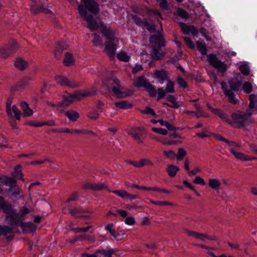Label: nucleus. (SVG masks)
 <instances>
[{
	"mask_svg": "<svg viewBox=\"0 0 257 257\" xmlns=\"http://www.w3.org/2000/svg\"><path fill=\"white\" fill-rule=\"evenodd\" d=\"M82 2L83 4L78 7L79 14L86 21L89 29L95 31L98 28V25L91 15H87V10L95 15H97L99 13V5L95 0H82Z\"/></svg>",
	"mask_w": 257,
	"mask_h": 257,
	"instance_id": "f257e3e1",
	"label": "nucleus"
},
{
	"mask_svg": "<svg viewBox=\"0 0 257 257\" xmlns=\"http://www.w3.org/2000/svg\"><path fill=\"white\" fill-rule=\"evenodd\" d=\"M150 42L153 45L151 55L155 60H159L164 54L161 47L165 46L163 37L160 33L152 35L150 38Z\"/></svg>",
	"mask_w": 257,
	"mask_h": 257,
	"instance_id": "f03ea898",
	"label": "nucleus"
},
{
	"mask_svg": "<svg viewBox=\"0 0 257 257\" xmlns=\"http://www.w3.org/2000/svg\"><path fill=\"white\" fill-rule=\"evenodd\" d=\"M254 110L246 109L245 112L238 111L231 115L232 124H235L237 126H244L251 122L250 116L253 113Z\"/></svg>",
	"mask_w": 257,
	"mask_h": 257,
	"instance_id": "7ed1b4c3",
	"label": "nucleus"
},
{
	"mask_svg": "<svg viewBox=\"0 0 257 257\" xmlns=\"http://www.w3.org/2000/svg\"><path fill=\"white\" fill-rule=\"evenodd\" d=\"M7 217V220L10 222L11 225L17 226L21 223L24 217L30 212V210L26 207L23 206L20 208L18 213L12 207V211Z\"/></svg>",
	"mask_w": 257,
	"mask_h": 257,
	"instance_id": "20e7f679",
	"label": "nucleus"
},
{
	"mask_svg": "<svg viewBox=\"0 0 257 257\" xmlns=\"http://www.w3.org/2000/svg\"><path fill=\"white\" fill-rule=\"evenodd\" d=\"M92 95V93L88 90H81L76 91L72 94H69L68 95H64L62 97L63 103L65 106H69L75 100H81L83 97H87Z\"/></svg>",
	"mask_w": 257,
	"mask_h": 257,
	"instance_id": "39448f33",
	"label": "nucleus"
},
{
	"mask_svg": "<svg viewBox=\"0 0 257 257\" xmlns=\"http://www.w3.org/2000/svg\"><path fill=\"white\" fill-rule=\"evenodd\" d=\"M135 86L138 87H143L149 92L151 97H154L157 94V92L154 86L144 76L138 77L134 82Z\"/></svg>",
	"mask_w": 257,
	"mask_h": 257,
	"instance_id": "423d86ee",
	"label": "nucleus"
},
{
	"mask_svg": "<svg viewBox=\"0 0 257 257\" xmlns=\"http://www.w3.org/2000/svg\"><path fill=\"white\" fill-rule=\"evenodd\" d=\"M109 83L112 85V91L113 94L119 98H125L129 94L123 91V88L120 85L119 80L116 78H113L109 80Z\"/></svg>",
	"mask_w": 257,
	"mask_h": 257,
	"instance_id": "0eeeda50",
	"label": "nucleus"
},
{
	"mask_svg": "<svg viewBox=\"0 0 257 257\" xmlns=\"http://www.w3.org/2000/svg\"><path fill=\"white\" fill-rule=\"evenodd\" d=\"M207 57L210 65L219 72H225L226 71V65L224 62L220 61L215 55L210 54L207 55Z\"/></svg>",
	"mask_w": 257,
	"mask_h": 257,
	"instance_id": "6e6552de",
	"label": "nucleus"
},
{
	"mask_svg": "<svg viewBox=\"0 0 257 257\" xmlns=\"http://www.w3.org/2000/svg\"><path fill=\"white\" fill-rule=\"evenodd\" d=\"M128 134L139 144H143L144 140L146 137V133L141 127H137L133 129L128 133Z\"/></svg>",
	"mask_w": 257,
	"mask_h": 257,
	"instance_id": "1a4fd4ad",
	"label": "nucleus"
},
{
	"mask_svg": "<svg viewBox=\"0 0 257 257\" xmlns=\"http://www.w3.org/2000/svg\"><path fill=\"white\" fill-rule=\"evenodd\" d=\"M185 231L189 236H192L195 239L202 241H205L206 239L211 240H217V238L215 236H210L205 233L195 232L190 230H186Z\"/></svg>",
	"mask_w": 257,
	"mask_h": 257,
	"instance_id": "9d476101",
	"label": "nucleus"
},
{
	"mask_svg": "<svg viewBox=\"0 0 257 257\" xmlns=\"http://www.w3.org/2000/svg\"><path fill=\"white\" fill-rule=\"evenodd\" d=\"M83 188L84 189H91L93 191H100L102 190H107L108 191L110 192V191L108 190V186L104 183H86L83 184Z\"/></svg>",
	"mask_w": 257,
	"mask_h": 257,
	"instance_id": "9b49d317",
	"label": "nucleus"
},
{
	"mask_svg": "<svg viewBox=\"0 0 257 257\" xmlns=\"http://www.w3.org/2000/svg\"><path fill=\"white\" fill-rule=\"evenodd\" d=\"M69 213L75 218H89L88 215H83L84 213H91V211L88 210H83L81 208H69L68 209Z\"/></svg>",
	"mask_w": 257,
	"mask_h": 257,
	"instance_id": "f8f14e48",
	"label": "nucleus"
},
{
	"mask_svg": "<svg viewBox=\"0 0 257 257\" xmlns=\"http://www.w3.org/2000/svg\"><path fill=\"white\" fill-rule=\"evenodd\" d=\"M117 45L113 41H107L105 44L104 51L106 54L111 59H113L116 53Z\"/></svg>",
	"mask_w": 257,
	"mask_h": 257,
	"instance_id": "ddd939ff",
	"label": "nucleus"
},
{
	"mask_svg": "<svg viewBox=\"0 0 257 257\" xmlns=\"http://www.w3.org/2000/svg\"><path fill=\"white\" fill-rule=\"evenodd\" d=\"M2 183L6 186H9L10 187V190L12 191L14 188L16 190L13 193L14 195H17L20 194L19 188L17 186V181L16 180L10 178L5 177V179L3 180Z\"/></svg>",
	"mask_w": 257,
	"mask_h": 257,
	"instance_id": "4468645a",
	"label": "nucleus"
},
{
	"mask_svg": "<svg viewBox=\"0 0 257 257\" xmlns=\"http://www.w3.org/2000/svg\"><path fill=\"white\" fill-rule=\"evenodd\" d=\"M56 82L62 86L67 85L71 87H76L78 86L76 83L70 82L67 78L63 76H57L55 77Z\"/></svg>",
	"mask_w": 257,
	"mask_h": 257,
	"instance_id": "2eb2a0df",
	"label": "nucleus"
},
{
	"mask_svg": "<svg viewBox=\"0 0 257 257\" xmlns=\"http://www.w3.org/2000/svg\"><path fill=\"white\" fill-rule=\"evenodd\" d=\"M12 205L8 203L3 197L0 196V210H3L6 214V219L7 217L9 215L10 211H12Z\"/></svg>",
	"mask_w": 257,
	"mask_h": 257,
	"instance_id": "dca6fc26",
	"label": "nucleus"
},
{
	"mask_svg": "<svg viewBox=\"0 0 257 257\" xmlns=\"http://www.w3.org/2000/svg\"><path fill=\"white\" fill-rule=\"evenodd\" d=\"M100 30L103 36L105 37L107 40L109 41L114 40V33L110 30L109 28H108L105 25H101L100 27Z\"/></svg>",
	"mask_w": 257,
	"mask_h": 257,
	"instance_id": "f3484780",
	"label": "nucleus"
},
{
	"mask_svg": "<svg viewBox=\"0 0 257 257\" xmlns=\"http://www.w3.org/2000/svg\"><path fill=\"white\" fill-rule=\"evenodd\" d=\"M230 152L234 155L235 158L242 161H247L254 159V158H251L249 156H245L244 154L236 152L233 149H230Z\"/></svg>",
	"mask_w": 257,
	"mask_h": 257,
	"instance_id": "a211bd4d",
	"label": "nucleus"
},
{
	"mask_svg": "<svg viewBox=\"0 0 257 257\" xmlns=\"http://www.w3.org/2000/svg\"><path fill=\"white\" fill-rule=\"evenodd\" d=\"M117 250L109 247H107L105 249H99L96 253L102 254L104 257H111L113 254H116Z\"/></svg>",
	"mask_w": 257,
	"mask_h": 257,
	"instance_id": "6ab92c4d",
	"label": "nucleus"
},
{
	"mask_svg": "<svg viewBox=\"0 0 257 257\" xmlns=\"http://www.w3.org/2000/svg\"><path fill=\"white\" fill-rule=\"evenodd\" d=\"M180 26L181 28L182 32L184 34H188L189 33H191L193 35H196L197 33V31L195 29L193 26H188L184 23H180Z\"/></svg>",
	"mask_w": 257,
	"mask_h": 257,
	"instance_id": "aec40b11",
	"label": "nucleus"
},
{
	"mask_svg": "<svg viewBox=\"0 0 257 257\" xmlns=\"http://www.w3.org/2000/svg\"><path fill=\"white\" fill-rule=\"evenodd\" d=\"M20 106L23 110V115L25 117L30 116L33 114V111L29 107L28 104L26 102H22L20 103Z\"/></svg>",
	"mask_w": 257,
	"mask_h": 257,
	"instance_id": "412c9836",
	"label": "nucleus"
},
{
	"mask_svg": "<svg viewBox=\"0 0 257 257\" xmlns=\"http://www.w3.org/2000/svg\"><path fill=\"white\" fill-rule=\"evenodd\" d=\"M15 66L18 69L23 70L28 66V63L22 58H18L15 63Z\"/></svg>",
	"mask_w": 257,
	"mask_h": 257,
	"instance_id": "4be33fe9",
	"label": "nucleus"
},
{
	"mask_svg": "<svg viewBox=\"0 0 257 257\" xmlns=\"http://www.w3.org/2000/svg\"><path fill=\"white\" fill-rule=\"evenodd\" d=\"M114 105L118 108L127 109L132 107V104L128 101L121 100L114 103Z\"/></svg>",
	"mask_w": 257,
	"mask_h": 257,
	"instance_id": "5701e85b",
	"label": "nucleus"
},
{
	"mask_svg": "<svg viewBox=\"0 0 257 257\" xmlns=\"http://www.w3.org/2000/svg\"><path fill=\"white\" fill-rule=\"evenodd\" d=\"M230 90L238 91L241 86V83L240 81L236 79H232L228 81Z\"/></svg>",
	"mask_w": 257,
	"mask_h": 257,
	"instance_id": "b1692460",
	"label": "nucleus"
},
{
	"mask_svg": "<svg viewBox=\"0 0 257 257\" xmlns=\"http://www.w3.org/2000/svg\"><path fill=\"white\" fill-rule=\"evenodd\" d=\"M154 74L156 78L160 81H165L168 78L167 72L163 69L156 70Z\"/></svg>",
	"mask_w": 257,
	"mask_h": 257,
	"instance_id": "393cba45",
	"label": "nucleus"
},
{
	"mask_svg": "<svg viewBox=\"0 0 257 257\" xmlns=\"http://www.w3.org/2000/svg\"><path fill=\"white\" fill-rule=\"evenodd\" d=\"M179 170V168L178 167L173 165H168L166 169L168 175L171 177H175Z\"/></svg>",
	"mask_w": 257,
	"mask_h": 257,
	"instance_id": "a878e982",
	"label": "nucleus"
},
{
	"mask_svg": "<svg viewBox=\"0 0 257 257\" xmlns=\"http://www.w3.org/2000/svg\"><path fill=\"white\" fill-rule=\"evenodd\" d=\"M12 227H10L7 225H0V235L6 236L9 234L11 233L15 226L12 225Z\"/></svg>",
	"mask_w": 257,
	"mask_h": 257,
	"instance_id": "bb28decb",
	"label": "nucleus"
},
{
	"mask_svg": "<svg viewBox=\"0 0 257 257\" xmlns=\"http://www.w3.org/2000/svg\"><path fill=\"white\" fill-rule=\"evenodd\" d=\"M63 63L65 66H70L74 64V60L72 55L69 53H66L63 60Z\"/></svg>",
	"mask_w": 257,
	"mask_h": 257,
	"instance_id": "cd10ccee",
	"label": "nucleus"
},
{
	"mask_svg": "<svg viewBox=\"0 0 257 257\" xmlns=\"http://www.w3.org/2000/svg\"><path fill=\"white\" fill-rule=\"evenodd\" d=\"M67 45L64 42L59 43L56 46V50L55 51V57L59 59L60 56L59 54L63 50L66 49Z\"/></svg>",
	"mask_w": 257,
	"mask_h": 257,
	"instance_id": "c85d7f7f",
	"label": "nucleus"
},
{
	"mask_svg": "<svg viewBox=\"0 0 257 257\" xmlns=\"http://www.w3.org/2000/svg\"><path fill=\"white\" fill-rule=\"evenodd\" d=\"M249 103L247 109L253 110L257 106V95L250 94L249 96Z\"/></svg>",
	"mask_w": 257,
	"mask_h": 257,
	"instance_id": "c756f323",
	"label": "nucleus"
},
{
	"mask_svg": "<svg viewBox=\"0 0 257 257\" xmlns=\"http://www.w3.org/2000/svg\"><path fill=\"white\" fill-rule=\"evenodd\" d=\"M65 113L69 120L72 121H75L79 117V113L73 110L67 111Z\"/></svg>",
	"mask_w": 257,
	"mask_h": 257,
	"instance_id": "7c9ffc66",
	"label": "nucleus"
},
{
	"mask_svg": "<svg viewBox=\"0 0 257 257\" xmlns=\"http://www.w3.org/2000/svg\"><path fill=\"white\" fill-rule=\"evenodd\" d=\"M154 139L157 141L158 142L161 143L162 144L164 145L170 146L176 144V141H168L165 138H163L159 137H155L154 138Z\"/></svg>",
	"mask_w": 257,
	"mask_h": 257,
	"instance_id": "2f4dec72",
	"label": "nucleus"
},
{
	"mask_svg": "<svg viewBox=\"0 0 257 257\" xmlns=\"http://www.w3.org/2000/svg\"><path fill=\"white\" fill-rule=\"evenodd\" d=\"M226 92L227 93L225 94V95L228 97L229 102L233 104H236L237 102V99L235 97L234 92L232 90L227 91Z\"/></svg>",
	"mask_w": 257,
	"mask_h": 257,
	"instance_id": "473e14b6",
	"label": "nucleus"
},
{
	"mask_svg": "<svg viewBox=\"0 0 257 257\" xmlns=\"http://www.w3.org/2000/svg\"><path fill=\"white\" fill-rule=\"evenodd\" d=\"M209 185L213 189H218L220 186V183L218 179H210L209 180Z\"/></svg>",
	"mask_w": 257,
	"mask_h": 257,
	"instance_id": "72a5a7b5",
	"label": "nucleus"
},
{
	"mask_svg": "<svg viewBox=\"0 0 257 257\" xmlns=\"http://www.w3.org/2000/svg\"><path fill=\"white\" fill-rule=\"evenodd\" d=\"M197 48L202 55H205L207 53V49L204 43L198 41Z\"/></svg>",
	"mask_w": 257,
	"mask_h": 257,
	"instance_id": "f704fd0d",
	"label": "nucleus"
},
{
	"mask_svg": "<svg viewBox=\"0 0 257 257\" xmlns=\"http://www.w3.org/2000/svg\"><path fill=\"white\" fill-rule=\"evenodd\" d=\"M215 112L225 121L226 122L231 124L232 121L231 120V117L229 118L227 116V115L222 111H220L219 109L215 110Z\"/></svg>",
	"mask_w": 257,
	"mask_h": 257,
	"instance_id": "c9c22d12",
	"label": "nucleus"
},
{
	"mask_svg": "<svg viewBox=\"0 0 257 257\" xmlns=\"http://www.w3.org/2000/svg\"><path fill=\"white\" fill-rule=\"evenodd\" d=\"M187 152L183 148H179L175 157L178 161H181L186 156Z\"/></svg>",
	"mask_w": 257,
	"mask_h": 257,
	"instance_id": "e433bc0d",
	"label": "nucleus"
},
{
	"mask_svg": "<svg viewBox=\"0 0 257 257\" xmlns=\"http://www.w3.org/2000/svg\"><path fill=\"white\" fill-rule=\"evenodd\" d=\"M19 225H20L24 231L34 229L35 228V226L30 222L24 223L21 222V223H19Z\"/></svg>",
	"mask_w": 257,
	"mask_h": 257,
	"instance_id": "4c0bfd02",
	"label": "nucleus"
},
{
	"mask_svg": "<svg viewBox=\"0 0 257 257\" xmlns=\"http://www.w3.org/2000/svg\"><path fill=\"white\" fill-rule=\"evenodd\" d=\"M10 55V52L7 47L0 48V58L6 59Z\"/></svg>",
	"mask_w": 257,
	"mask_h": 257,
	"instance_id": "58836bf2",
	"label": "nucleus"
},
{
	"mask_svg": "<svg viewBox=\"0 0 257 257\" xmlns=\"http://www.w3.org/2000/svg\"><path fill=\"white\" fill-rule=\"evenodd\" d=\"M7 48L10 52V54L16 53L19 49V46L16 42H13Z\"/></svg>",
	"mask_w": 257,
	"mask_h": 257,
	"instance_id": "ea45409f",
	"label": "nucleus"
},
{
	"mask_svg": "<svg viewBox=\"0 0 257 257\" xmlns=\"http://www.w3.org/2000/svg\"><path fill=\"white\" fill-rule=\"evenodd\" d=\"M117 58L122 61L128 62L130 59V57L124 52H119L117 54Z\"/></svg>",
	"mask_w": 257,
	"mask_h": 257,
	"instance_id": "a19ab883",
	"label": "nucleus"
},
{
	"mask_svg": "<svg viewBox=\"0 0 257 257\" xmlns=\"http://www.w3.org/2000/svg\"><path fill=\"white\" fill-rule=\"evenodd\" d=\"M112 192L123 199L127 198L130 196V194L123 190H114Z\"/></svg>",
	"mask_w": 257,
	"mask_h": 257,
	"instance_id": "79ce46f5",
	"label": "nucleus"
},
{
	"mask_svg": "<svg viewBox=\"0 0 257 257\" xmlns=\"http://www.w3.org/2000/svg\"><path fill=\"white\" fill-rule=\"evenodd\" d=\"M94 39L92 42L95 46H102V40L101 38L96 33L93 34Z\"/></svg>",
	"mask_w": 257,
	"mask_h": 257,
	"instance_id": "37998d69",
	"label": "nucleus"
},
{
	"mask_svg": "<svg viewBox=\"0 0 257 257\" xmlns=\"http://www.w3.org/2000/svg\"><path fill=\"white\" fill-rule=\"evenodd\" d=\"M158 122L160 123L161 125L165 126L169 131L176 130V128L175 127L173 126L171 124H170L167 121L164 120L163 119H160L158 120Z\"/></svg>",
	"mask_w": 257,
	"mask_h": 257,
	"instance_id": "c03bdc74",
	"label": "nucleus"
},
{
	"mask_svg": "<svg viewBox=\"0 0 257 257\" xmlns=\"http://www.w3.org/2000/svg\"><path fill=\"white\" fill-rule=\"evenodd\" d=\"M12 112L13 111L14 113V116L17 120H20L21 118V116L22 115L21 112L19 110L17 106L15 105H14L11 108Z\"/></svg>",
	"mask_w": 257,
	"mask_h": 257,
	"instance_id": "a18cd8bd",
	"label": "nucleus"
},
{
	"mask_svg": "<svg viewBox=\"0 0 257 257\" xmlns=\"http://www.w3.org/2000/svg\"><path fill=\"white\" fill-rule=\"evenodd\" d=\"M239 69L241 73L244 75L247 76L249 74V68L247 65H241L239 67Z\"/></svg>",
	"mask_w": 257,
	"mask_h": 257,
	"instance_id": "49530a36",
	"label": "nucleus"
},
{
	"mask_svg": "<svg viewBox=\"0 0 257 257\" xmlns=\"http://www.w3.org/2000/svg\"><path fill=\"white\" fill-rule=\"evenodd\" d=\"M132 18L133 22L137 25L140 27H143L145 24V21H143L140 18L135 16L132 15Z\"/></svg>",
	"mask_w": 257,
	"mask_h": 257,
	"instance_id": "de8ad7c7",
	"label": "nucleus"
},
{
	"mask_svg": "<svg viewBox=\"0 0 257 257\" xmlns=\"http://www.w3.org/2000/svg\"><path fill=\"white\" fill-rule=\"evenodd\" d=\"M140 111L141 113L144 114H151L153 116H156V114L155 112L154 109L149 107H146L144 109H141Z\"/></svg>",
	"mask_w": 257,
	"mask_h": 257,
	"instance_id": "09e8293b",
	"label": "nucleus"
},
{
	"mask_svg": "<svg viewBox=\"0 0 257 257\" xmlns=\"http://www.w3.org/2000/svg\"><path fill=\"white\" fill-rule=\"evenodd\" d=\"M144 26L146 27L147 29L151 33H153L156 29L155 25L153 23H149L146 20H145Z\"/></svg>",
	"mask_w": 257,
	"mask_h": 257,
	"instance_id": "8fccbe9b",
	"label": "nucleus"
},
{
	"mask_svg": "<svg viewBox=\"0 0 257 257\" xmlns=\"http://www.w3.org/2000/svg\"><path fill=\"white\" fill-rule=\"evenodd\" d=\"M163 155L166 158L171 160H174L176 156L175 152L172 150L165 151L163 152Z\"/></svg>",
	"mask_w": 257,
	"mask_h": 257,
	"instance_id": "3c124183",
	"label": "nucleus"
},
{
	"mask_svg": "<svg viewBox=\"0 0 257 257\" xmlns=\"http://www.w3.org/2000/svg\"><path fill=\"white\" fill-rule=\"evenodd\" d=\"M174 83L171 81H168L167 82L165 90L167 93H174L175 92V89L174 86Z\"/></svg>",
	"mask_w": 257,
	"mask_h": 257,
	"instance_id": "603ef678",
	"label": "nucleus"
},
{
	"mask_svg": "<svg viewBox=\"0 0 257 257\" xmlns=\"http://www.w3.org/2000/svg\"><path fill=\"white\" fill-rule=\"evenodd\" d=\"M167 98L168 101H170L171 103H175V105H170L169 104H167L168 106L175 108H178L179 107L178 103H177L176 99L174 97V96L173 95H169Z\"/></svg>",
	"mask_w": 257,
	"mask_h": 257,
	"instance_id": "864d4df0",
	"label": "nucleus"
},
{
	"mask_svg": "<svg viewBox=\"0 0 257 257\" xmlns=\"http://www.w3.org/2000/svg\"><path fill=\"white\" fill-rule=\"evenodd\" d=\"M12 103V99L9 98L8 99L7 103H6V110L7 113L8 115L12 117L13 114L12 113V109H11V105Z\"/></svg>",
	"mask_w": 257,
	"mask_h": 257,
	"instance_id": "5fc2aeb1",
	"label": "nucleus"
},
{
	"mask_svg": "<svg viewBox=\"0 0 257 257\" xmlns=\"http://www.w3.org/2000/svg\"><path fill=\"white\" fill-rule=\"evenodd\" d=\"M141 164V168L144 166H153L154 163L149 159H143L140 160Z\"/></svg>",
	"mask_w": 257,
	"mask_h": 257,
	"instance_id": "6e6d98bb",
	"label": "nucleus"
},
{
	"mask_svg": "<svg viewBox=\"0 0 257 257\" xmlns=\"http://www.w3.org/2000/svg\"><path fill=\"white\" fill-rule=\"evenodd\" d=\"M150 202L153 203V204L157 205H160V206H166V205L172 206V205H173V203L170 202H168V201H155L154 200H150Z\"/></svg>",
	"mask_w": 257,
	"mask_h": 257,
	"instance_id": "4d7b16f0",
	"label": "nucleus"
},
{
	"mask_svg": "<svg viewBox=\"0 0 257 257\" xmlns=\"http://www.w3.org/2000/svg\"><path fill=\"white\" fill-rule=\"evenodd\" d=\"M243 89L246 93H249L252 90L251 84L249 82H245L243 85Z\"/></svg>",
	"mask_w": 257,
	"mask_h": 257,
	"instance_id": "13d9d810",
	"label": "nucleus"
},
{
	"mask_svg": "<svg viewBox=\"0 0 257 257\" xmlns=\"http://www.w3.org/2000/svg\"><path fill=\"white\" fill-rule=\"evenodd\" d=\"M196 135L201 138H204L209 137L210 136V133L207 130L203 129L201 133H198L196 134Z\"/></svg>",
	"mask_w": 257,
	"mask_h": 257,
	"instance_id": "bf43d9fd",
	"label": "nucleus"
},
{
	"mask_svg": "<svg viewBox=\"0 0 257 257\" xmlns=\"http://www.w3.org/2000/svg\"><path fill=\"white\" fill-rule=\"evenodd\" d=\"M152 130L154 132L164 136H165L168 134V131L162 128L153 127Z\"/></svg>",
	"mask_w": 257,
	"mask_h": 257,
	"instance_id": "052dcab7",
	"label": "nucleus"
},
{
	"mask_svg": "<svg viewBox=\"0 0 257 257\" xmlns=\"http://www.w3.org/2000/svg\"><path fill=\"white\" fill-rule=\"evenodd\" d=\"M87 116L91 119L96 120L99 117V113L97 111L94 110L88 112Z\"/></svg>",
	"mask_w": 257,
	"mask_h": 257,
	"instance_id": "680f3d73",
	"label": "nucleus"
},
{
	"mask_svg": "<svg viewBox=\"0 0 257 257\" xmlns=\"http://www.w3.org/2000/svg\"><path fill=\"white\" fill-rule=\"evenodd\" d=\"M177 13L178 16L182 18L188 19L189 17V15L187 12L183 9H179L177 10Z\"/></svg>",
	"mask_w": 257,
	"mask_h": 257,
	"instance_id": "e2e57ef3",
	"label": "nucleus"
},
{
	"mask_svg": "<svg viewBox=\"0 0 257 257\" xmlns=\"http://www.w3.org/2000/svg\"><path fill=\"white\" fill-rule=\"evenodd\" d=\"M166 91L164 90L162 88H159L158 89V98L157 100L163 98L166 95Z\"/></svg>",
	"mask_w": 257,
	"mask_h": 257,
	"instance_id": "0e129e2a",
	"label": "nucleus"
},
{
	"mask_svg": "<svg viewBox=\"0 0 257 257\" xmlns=\"http://www.w3.org/2000/svg\"><path fill=\"white\" fill-rule=\"evenodd\" d=\"M11 175L14 178H19L24 181V179L23 178V174L22 171H14L11 173Z\"/></svg>",
	"mask_w": 257,
	"mask_h": 257,
	"instance_id": "69168bd1",
	"label": "nucleus"
},
{
	"mask_svg": "<svg viewBox=\"0 0 257 257\" xmlns=\"http://www.w3.org/2000/svg\"><path fill=\"white\" fill-rule=\"evenodd\" d=\"M184 41L187 46L190 48H194V44L192 40L188 37H185L183 38Z\"/></svg>",
	"mask_w": 257,
	"mask_h": 257,
	"instance_id": "338daca9",
	"label": "nucleus"
},
{
	"mask_svg": "<svg viewBox=\"0 0 257 257\" xmlns=\"http://www.w3.org/2000/svg\"><path fill=\"white\" fill-rule=\"evenodd\" d=\"M68 106H65V104L63 103V101L62 100L61 102H59L57 104V110H58L60 113H62L64 109H65Z\"/></svg>",
	"mask_w": 257,
	"mask_h": 257,
	"instance_id": "774afa93",
	"label": "nucleus"
}]
</instances>
